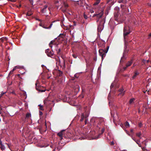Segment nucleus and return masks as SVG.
<instances>
[{
    "instance_id": "nucleus-1",
    "label": "nucleus",
    "mask_w": 151,
    "mask_h": 151,
    "mask_svg": "<svg viewBox=\"0 0 151 151\" xmlns=\"http://www.w3.org/2000/svg\"><path fill=\"white\" fill-rule=\"evenodd\" d=\"M55 4L57 7V9L59 8L61 9L63 12H65L68 7V5L65 2L64 0H56L55 1Z\"/></svg>"
},
{
    "instance_id": "nucleus-2",
    "label": "nucleus",
    "mask_w": 151,
    "mask_h": 151,
    "mask_svg": "<svg viewBox=\"0 0 151 151\" xmlns=\"http://www.w3.org/2000/svg\"><path fill=\"white\" fill-rule=\"evenodd\" d=\"M109 48V46H107L106 49H101L99 50V55L101 57L102 59L103 60L105 56L106 53H107Z\"/></svg>"
},
{
    "instance_id": "nucleus-3",
    "label": "nucleus",
    "mask_w": 151,
    "mask_h": 151,
    "mask_svg": "<svg viewBox=\"0 0 151 151\" xmlns=\"http://www.w3.org/2000/svg\"><path fill=\"white\" fill-rule=\"evenodd\" d=\"M105 21V20L104 18L100 20L98 26L97 30L98 32H101L103 29Z\"/></svg>"
},
{
    "instance_id": "nucleus-4",
    "label": "nucleus",
    "mask_w": 151,
    "mask_h": 151,
    "mask_svg": "<svg viewBox=\"0 0 151 151\" xmlns=\"http://www.w3.org/2000/svg\"><path fill=\"white\" fill-rule=\"evenodd\" d=\"M129 30V27L127 26H124V29L123 34L124 41L125 42L127 41V35L129 34L130 32Z\"/></svg>"
},
{
    "instance_id": "nucleus-5",
    "label": "nucleus",
    "mask_w": 151,
    "mask_h": 151,
    "mask_svg": "<svg viewBox=\"0 0 151 151\" xmlns=\"http://www.w3.org/2000/svg\"><path fill=\"white\" fill-rule=\"evenodd\" d=\"M52 52H51L49 49H47L45 50V53L49 57L52 58H54L55 57L54 52L53 51V49H51Z\"/></svg>"
},
{
    "instance_id": "nucleus-6",
    "label": "nucleus",
    "mask_w": 151,
    "mask_h": 151,
    "mask_svg": "<svg viewBox=\"0 0 151 151\" xmlns=\"http://www.w3.org/2000/svg\"><path fill=\"white\" fill-rule=\"evenodd\" d=\"M104 11L103 9H101L99 11V13L98 14H95L93 15V17H96L97 18H101L104 14Z\"/></svg>"
},
{
    "instance_id": "nucleus-7",
    "label": "nucleus",
    "mask_w": 151,
    "mask_h": 151,
    "mask_svg": "<svg viewBox=\"0 0 151 151\" xmlns=\"http://www.w3.org/2000/svg\"><path fill=\"white\" fill-rule=\"evenodd\" d=\"M98 45L102 47H104L105 46V42L103 40H101L98 43Z\"/></svg>"
},
{
    "instance_id": "nucleus-8",
    "label": "nucleus",
    "mask_w": 151,
    "mask_h": 151,
    "mask_svg": "<svg viewBox=\"0 0 151 151\" xmlns=\"http://www.w3.org/2000/svg\"><path fill=\"white\" fill-rule=\"evenodd\" d=\"M132 62L133 60L132 59L128 61L126 64V66L123 68L124 70H125L127 67L130 66L132 64Z\"/></svg>"
},
{
    "instance_id": "nucleus-9",
    "label": "nucleus",
    "mask_w": 151,
    "mask_h": 151,
    "mask_svg": "<svg viewBox=\"0 0 151 151\" xmlns=\"http://www.w3.org/2000/svg\"><path fill=\"white\" fill-rule=\"evenodd\" d=\"M119 93L118 94V95L122 96L124 95L125 91H124V89L122 88L119 90Z\"/></svg>"
},
{
    "instance_id": "nucleus-10",
    "label": "nucleus",
    "mask_w": 151,
    "mask_h": 151,
    "mask_svg": "<svg viewBox=\"0 0 151 151\" xmlns=\"http://www.w3.org/2000/svg\"><path fill=\"white\" fill-rule=\"evenodd\" d=\"M64 130H61L60 132L58 133L57 134L60 137V140H61L63 139V132Z\"/></svg>"
},
{
    "instance_id": "nucleus-11",
    "label": "nucleus",
    "mask_w": 151,
    "mask_h": 151,
    "mask_svg": "<svg viewBox=\"0 0 151 151\" xmlns=\"http://www.w3.org/2000/svg\"><path fill=\"white\" fill-rule=\"evenodd\" d=\"M87 114L83 113H82L81 116V119L80 120V121L81 122H82L83 121V120L84 119H85V118L86 117V114Z\"/></svg>"
},
{
    "instance_id": "nucleus-12",
    "label": "nucleus",
    "mask_w": 151,
    "mask_h": 151,
    "mask_svg": "<svg viewBox=\"0 0 151 151\" xmlns=\"http://www.w3.org/2000/svg\"><path fill=\"white\" fill-rule=\"evenodd\" d=\"M47 7V5H45L44 6V8L42 9L41 10V11L42 13L44 14L46 12V9Z\"/></svg>"
},
{
    "instance_id": "nucleus-13",
    "label": "nucleus",
    "mask_w": 151,
    "mask_h": 151,
    "mask_svg": "<svg viewBox=\"0 0 151 151\" xmlns=\"http://www.w3.org/2000/svg\"><path fill=\"white\" fill-rule=\"evenodd\" d=\"M0 148L2 150H4L5 149V147L2 144V142L1 141V139H0Z\"/></svg>"
},
{
    "instance_id": "nucleus-14",
    "label": "nucleus",
    "mask_w": 151,
    "mask_h": 151,
    "mask_svg": "<svg viewBox=\"0 0 151 151\" xmlns=\"http://www.w3.org/2000/svg\"><path fill=\"white\" fill-rule=\"evenodd\" d=\"M132 137V139L138 145L139 147H141V144L139 143V142H140V141L139 140L135 139Z\"/></svg>"
},
{
    "instance_id": "nucleus-15",
    "label": "nucleus",
    "mask_w": 151,
    "mask_h": 151,
    "mask_svg": "<svg viewBox=\"0 0 151 151\" xmlns=\"http://www.w3.org/2000/svg\"><path fill=\"white\" fill-rule=\"evenodd\" d=\"M139 72H138L137 70L136 71L134 72V74L132 77V78L133 79H134L136 78L137 76L139 74Z\"/></svg>"
},
{
    "instance_id": "nucleus-16",
    "label": "nucleus",
    "mask_w": 151,
    "mask_h": 151,
    "mask_svg": "<svg viewBox=\"0 0 151 151\" xmlns=\"http://www.w3.org/2000/svg\"><path fill=\"white\" fill-rule=\"evenodd\" d=\"M55 41L54 40H52L50 42L49 44V46L50 47H51V49H52V48L53 45L54 44V43L55 42Z\"/></svg>"
},
{
    "instance_id": "nucleus-17",
    "label": "nucleus",
    "mask_w": 151,
    "mask_h": 151,
    "mask_svg": "<svg viewBox=\"0 0 151 151\" xmlns=\"http://www.w3.org/2000/svg\"><path fill=\"white\" fill-rule=\"evenodd\" d=\"M89 116V115L88 114H86V117L85 118V124H87V122L88 121V117Z\"/></svg>"
},
{
    "instance_id": "nucleus-18",
    "label": "nucleus",
    "mask_w": 151,
    "mask_h": 151,
    "mask_svg": "<svg viewBox=\"0 0 151 151\" xmlns=\"http://www.w3.org/2000/svg\"><path fill=\"white\" fill-rule=\"evenodd\" d=\"M54 48L55 50L56 51H58V45L56 44H53L52 47V48Z\"/></svg>"
},
{
    "instance_id": "nucleus-19",
    "label": "nucleus",
    "mask_w": 151,
    "mask_h": 151,
    "mask_svg": "<svg viewBox=\"0 0 151 151\" xmlns=\"http://www.w3.org/2000/svg\"><path fill=\"white\" fill-rule=\"evenodd\" d=\"M142 135L141 133L140 132L137 133L136 134V136L139 138L140 139H141V135Z\"/></svg>"
},
{
    "instance_id": "nucleus-20",
    "label": "nucleus",
    "mask_w": 151,
    "mask_h": 151,
    "mask_svg": "<svg viewBox=\"0 0 151 151\" xmlns=\"http://www.w3.org/2000/svg\"><path fill=\"white\" fill-rule=\"evenodd\" d=\"M135 99L134 98L130 99L129 102V104H131L132 103H133Z\"/></svg>"
},
{
    "instance_id": "nucleus-21",
    "label": "nucleus",
    "mask_w": 151,
    "mask_h": 151,
    "mask_svg": "<svg viewBox=\"0 0 151 151\" xmlns=\"http://www.w3.org/2000/svg\"><path fill=\"white\" fill-rule=\"evenodd\" d=\"M39 26H40V27H42L43 28H45V29H48L47 27H45L44 26V25L43 24H42V23H40L39 24Z\"/></svg>"
},
{
    "instance_id": "nucleus-22",
    "label": "nucleus",
    "mask_w": 151,
    "mask_h": 151,
    "mask_svg": "<svg viewBox=\"0 0 151 151\" xmlns=\"http://www.w3.org/2000/svg\"><path fill=\"white\" fill-rule=\"evenodd\" d=\"M32 14V13L31 12H29L26 14L27 16H30Z\"/></svg>"
},
{
    "instance_id": "nucleus-23",
    "label": "nucleus",
    "mask_w": 151,
    "mask_h": 151,
    "mask_svg": "<svg viewBox=\"0 0 151 151\" xmlns=\"http://www.w3.org/2000/svg\"><path fill=\"white\" fill-rule=\"evenodd\" d=\"M58 55H60V52H61V49L60 48H59L58 51H56Z\"/></svg>"
},
{
    "instance_id": "nucleus-24",
    "label": "nucleus",
    "mask_w": 151,
    "mask_h": 151,
    "mask_svg": "<svg viewBox=\"0 0 151 151\" xmlns=\"http://www.w3.org/2000/svg\"><path fill=\"white\" fill-rule=\"evenodd\" d=\"M31 116V114L30 113H28L26 114V117L29 118Z\"/></svg>"
},
{
    "instance_id": "nucleus-25",
    "label": "nucleus",
    "mask_w": 151,
    "mask_h": 151,
    "mask_svg": "<svg viewBox=\"0 0 151 151\" xmlns=\"http://www.w3.org/2000/svg\"><path fill=\"white\" fill-rule=\"evenodd\" d=\"M111 116L113 117V121L114 122V114H113V112H112V111H111Z\"/></svg>"
},
{
    "instance_id": "nucleus-26",
    "label": "nucleus",
    "mask_w": 151,
    "mask_h": 151,
    "mask_svg": "<svg viewBox=\"0 0 151 151\" xmlns=\"http://www.w3.org/2000/svg\"><path fill=\"white\" fill-rule=\"evenodd\" d=\"M125 126L126 127H129V122H127L125 123Z\"/></svg>"
},
{
    "instance_id": "nucleus-27",
    "label": "nucleus",
    "mask_w": 151,
    "mask_h": 151,
    "mask_svg": "<svg viewBox=\"0 0 151 151\" xmlns=\"http://www.w3.org/2000/svg\"><path fill=\"white\" fill-rule=\"evenodd\" d=\"M15 70L13 68L12 70L10 71V72H9V75H11L12 74L13 72V71Z\"/></svg>"
},
{
    "instance_id": "nucleus-28",
    "label": "nucleus",
    "mask_w": 151,
    "mask_h": 151,
    "mask_svg": "<svg viewBox=\"0 0 151 151\" xmlns=\"http://www.w3.org/2000/svg\"><path fill=\"white\" fill-rule=\"evenodd\" d=\"M38 106L40 107V109L41 110H43L42 105L41 104H40V105H39Z\"/></svg>"
},
{
    "instance_id": "nucleus-29",
    "label": "nucleus",
    "mask_w": 151,
    "mask_h": 151,
    "mask_svg": "<svg viewBox=\"0 0 151 151\" xmlns=\"http://www.w3.org/2000/svg\"><path fill=\"white\" fill-rule=\"evenodd\" d=\"M100 3V2H98V1H96V2H95L94 4H93V5H97V4H98L99 3Z\"/></svg>"
},
{
    "instance_id": "nucleus-30",
    "label": "nucleus",
    "mask_w": 151,
    "mask_h": 151,
    "mask_svg": "<svg viewBox=\"0 0 151 151\" xmlns=\"http://www.w3.org/2000/svg\"><path fill=\"white\" fill-rule=\"evenodd\" d=\"M100 3V2H98V1H96V2H95L94 4H93V5H97V4H98L99 3Z\"/></svg>"
},
{
    "instance_id": "nucleus-31",
    "label": "nucleus",
    "mask_w": 151,
    "mask_h": 151,
    "mask_svg": "<svg viewBox=\"0 0 151 151\" xmlns=\"http://www.w3.org/2000/svg\"><path fill=\"white\" fill-rule=\"evenodd\" d=\"M19 66H17L14 67V68H13L15 70L19 68Z\"/></svg>"
},
{
    "instance_id": "nucleus-32",
    "label": "nucleus",
    "mask_w": 151,
    "mask_h": 151,
    "mask_svg": "<svg viewBox=\"0 0 151 151\" xmlns=\"http://www.w3.org/2000/svg\"><path fill=\"white\" fill-rule=\"evenodd\" d=\"M73 57L75 58H76L77 57V56L76 55V54H73Z\"/></svg>"
},
{
    "instance_id": "nucleus-33",
    "label": "nucleus",
    "mask_w": 151,
    "mask_h": 151,
    "mask_svg": "<svg viewBox=\"0 0 151 151\" xmlns=\"http://www.w3.org/2000/svg\"><path fill=\"white\" fill-rule=\"evenodd\" d=\"M6 92H2L0 94V98L4 94H5L6 93Z\"/></svg>"
},
{
    "instance_id": "nucleus-34",
    "label": "nucleus",
    "mask_w": 151,
    "mask_h": 151,
    "mask_svg": "<svg viewBox=\"0 0 151 151\" xmlns=\"http://www.w3.org/2000/svg\"><path fill=\"white\" fill-rule=\"evenodd\" d=\"M138 125L139 127H141L142 126V124L141 123H140Z\"/></svg>"
},
{
    "instance_id": "nucleus-35",
    "label": "nucleus",
    "mask_w": 151,
    "mask_h": 151,
    "mask_svg": "<svg viewBox=\"0 0 151 151\" xmlns=\"http://www.w3.org/2000/svg\"><path fill=\"white\" fill-rule=\"evenodd\" d=\"M48 102V101H47V100H44V102L45 104H47Z\"/></svg>"
},
{
    "instance_id": "nucleus-36",
    "label": "nucleus",
    "mask_w": 151,
    "mask_h": 151,
    "mask_svg": "<svg viewBox=\"0 0 151 151\" xmlns=\"http://www.w3.org/2000/svg\"><path fill=\"white\" fill-rule=\"evenodd\" d=\"M104 128H102L101 129V134H102L104 131Z\"/></svg>"
},
{
    "instance_id": "nucleus-37",
    "label": "nucleus",
    "mask_w": 151,
    "mask_h": 151,
    "mask_svg": "<svg viewBox=\"0 0 151 151\" xmlns=\"http://www.w3.org/2000/svg\"><path fill=\"white\" fill-rule=\"evenodd\" d=\"M52 23L51 24H50V25L49 27H47L48 29H50L52 27Z\"/></svg>"
},
{
    "instance_id": "nucleus-38",
    "label": "nucleus",
    "mask_w": 151,
    "mask_h": 151,
    "mask_svg": "<svg viewBox=\"0 0 151 151\" xmlns=\"http://www.w3.org/2000/svg\"><path fill=\"white\" fill-rule=\"evenodd\" d=\"M143 150H144L145 149V148H146V147H142L141 146V147H140Z\"/></svg>"
},
{
    "instance_id": "nucleus-39",
    "label": "nucleus",
    "mask_w": 151,
    "mask_h": 151,
    "mask_svg": "<svg viewBox=\"0 0 151 151\" xmlns=\"http://www.w3.org/2000/svg\"><path fill=\"white\" fill-rule=\"evenodd\" d=\"M84 18H85V19H87V18H88V17L87 16V15H86L84 14Z\"/></svg>"
},
{
    "instance_id": "nucleus-40",
    "label": "nucleus",
    "mask_w": 151,
    "mask_h": 151,
    "mask_svg": "<svg viewBox=\"0 0 151 151\" xmlns=\"http://www.w3.org/2000/svg\"><path fill=\"white\" fill-rule=\"evenodd\" d=\"M36 20H38L39 21H40V22H41L42 21V20L40 19H38L37 18H36Z\"/></svg>"
},
{
    "instance_id": "nucleus-41",
    "label": "nucleus",
    "mask_w": 151,
    "mask_h": 151,
    "mask_svg": "<svg viewBox=\"0 0 151 151\" xmlns=\"http://www.w3.org/2000/svg\"><path fill=\"white\" fill-rule=\"evenodd\" d=\"M114 87V85H113V83H112L110 86V88L111 89Z\"/></svg>"
},
{
    "instance_id": "nucleus-42",
    "label": "nucleus",
    "mask_w": 151,
    "mask_h": 151,
    "mask_svg": "<svg viewBox=\"0 0 151 151\" xmlns=\"http://www.w3.org/2000/svg\"><path fill=\"white\" fill-rule=\"evenodd\" d=\"M101 134H99V135H98V136H97V137L95 138L94 139H97L99 138V136L100 135H101Z\"/></svg>"
},
{
    "instance_id": "nucleus-43",
    "label": "nucleus",
    "mask_w": 151,
    "mask_h": 151,
    "mask_svg": "<svg viewBox=\"0 0 151 151\" xmlns=\"http://www.w3.org/2000/svg\"><path fill=\"white\" fill-rule=\"evenodd\" d=\"M30 1V3L32 4H33V0H29Z\"/></svg>"
},
{
    "instance_id": "nucleus-44",
    "label": "nucleus",
    "mask_w": 151,
    "mask_h": 151,
    "mask_svg": "<svg viewBox=\"0 0 151 151\" xmlns=\"http://www.w3.org/2000/svg\"><path fill=\"white\" fill-rule=\"evenodd\" d=\"M111 145H114V143L113 141H112L111 142Z\"/></svg>"
},
{
    "instance_id": "nucleus-45",
    "label": "nucleus",
    "mask_w": 151,
    "mask_h": 151,
    "mask_svg": "<svg viewBox=\"0 0 151 151\" xmlns=\"http://www.w3.org/2000/svg\"><path fill=\"white\" fill-rule=\"evenodd\" d=\"M142 62L144 63H146V60H143Z\"/></svg>"
},
{
    "instance_id": "nucleus-46",
    "label": "nucleus",
    "mask_w": 151,
    "mask_h": 151,
    "mask_svg": "<svg viewBox=\"0 0 151 151\" xmlns=\"http://www.w3.org/2000/svg\"><path fill=\"white\" fill-rule=\"evenodd\" d=\"M112 0H107V3H109L111 1H112Z\"/></svg>"
},
{
    "instance_id": "nucleus-47",
    "label": "nucleus",
    "mask_w": 151,
    "mask_h": 151,
    "mask_svg": "<svg viewBox=\"0 0 151 151\" xmlns=\"http://www.w3.org/2000/svg\"><path fill=\"white\" fill-rule=\"evenodd\" d=\"M39 113H40V115H42V111H39Z\"/></svg>"
},
{
    "instance_id": "nucleus-48",
    "label": "nucleus",
    "mask_w": 151,
    "mask_h": 151,
    "mask_svg": "<svg viewBox=\"0 0 151 151\" xmlns=\"http://www.w3.org/2000/svg\"><path fill=\"white\" fill-rule=\"evenodd\" d=\"M136 65V64H135V63L133 65V66L132 67V68H133Z\"/></svg>"
},
{
    "instance_id": "nucleus-49",
    "label": "nucleus",
    "mask_w": 151,
    "mask_h": 151,
    "mask_svg": "<svg viewBox=\"0 0 151 151\" xmlns=\"http://www.w3.org/2000/svg\"><path fill=\"white\" fill-rule=\"evenodd\" d=\"M45 91V90H40V91L41 92H44Z\"/></svg>"
},
{
    "instance_id": "nucleus-50",
    "label": "nucleus",
    "mask_w": 151,
    "mask_h": 151,
    "mask_svg": "<svg viewBox=\"0 0 151 151\" xmlns=\"http://www.w3.org/2000/svg\"><path fill=\"white\" fill-rule=\"evenodd\" d=\"M123 1V0H120L119 1V2L120 3L122 2Z\"/></svg>"
},
{
    "instance_id": "nucleus-51",
    "label": "nucleus",
    "mask_w": 151,
    "mask_h": 151,
    "mask_svg": "<svg viewBox=\"0 0 151 151\" xmlns=\"http://www.w3.org/2000/svg\"><path fill=\"white\" fill-rule=\"evenodd\" d=\"M99 120H101L102 121V120H103V119H102V118H99Z\"/></svg>"
},
{
    "instance_id": "nucleus-52",
    "label": "nucleus",
    "mask_w": 151,
    "mask_h": 151,
    "mask_svg": "<svg viewBox=\"0 0 151 151\" xmlns=\"http://www.w3.org/2000/svg\"><path fill=\"white\" fill-rule=\"evenodd\" d=\"M81 3H82V2H80V6H83V5H82V4H81Z\"/></svg>"
},
{
    "instance_id": "nucleus-53",
    "label": "nucleus",
    "mask_w": 151,
    "mask_h": 151,
    "mask_svg": "<svg viewBox=\"0 0 151 151\" xmlns=\"http://www.w3.org/2000/svg\"><path fill=\"white\" fill-rule=\"evenodd\" d=\"M150 62V61L149 60H146V63H147Z\"/></svg>"
},
{
    "instance_id": "nucleus-54",
    "label": "nucleus",
    "mask_w": 151,
    "mask_h": 151,
    "mask_svg": "<svg viewBox=\"0 0 151 151\" xmlns=\"http://www.w3.org/2000/svg\"><path fill=\"white\" fill-rule=\"evenodd\" d=\"M94 60L95 61H96V60H97V58H94Z\"/></svg>"
},
{
    "instance_id": "nucleus-55",
    "label": "nucleus",
    "mask_w": 151,
    "mask_h": 151,
    "mask_svg": "<svg viewBox=\"0 0 151 151\" xmlns=\"http://www.w3.org/2000/svg\"><path fill=\"white\" fill-rule=\"evenodd\" d=\"M123 57H122V58L121 59V60H120V62H122L123 60H123Z\"/></svg>"
},
{
    "instance_id": "nucleus-56",
    "label": "nucleus",
    "mask_w": 151,
    "mask_h": 151,
    "mask_svg": "<svg viewBox=\"0 0 151 151\" xmlns=\"http://www.w3.org/2000/svg\"><path fill=\"white\" fill-rule=\"evenodd\" d=\"M77 74H76L74 76L75 77L78 78V77L77 76Z\"/></svg>"
},
{
    "instance_id": "nucleus-57",
    "label": "nucleus",
    "mask_w": 151,
    "mask_h": 151,
    "mask_svg": "<svg viewBox=\"0 0 151 151\" xmlns=\"http://www.w3.org/2000/svg\"><path fill=\"white\" fill-rule=\"evenodd\" d=\"M110 96H111V95H110V93H109V95H108V97L109 98V97H110Z\"/></svg>"
},
{
    "instance_id": "nucleus-58",
    "label": "nucleus",
    "mask_w": 151,
    "mask_h": 151,
    "mask_svg": "<svg viewBox=\"0 0 151 151\" xmlns=\"http://www.w3.org/2000/svg\"><path fill=\"white\" fill-rule=\"evenodd\" d=\"M130 132H133V129H131V130H130Z\"/></svg>"
},
{
    "instance_id": "nucleus-59",
    "label": "nucleus",
    "mask_w": 151,
    "mask_h": 151,
    "mask_svg": "<svg viewBox=\"0 0 151 151\" xmlns=\"http://www.w3.org/2000/svg\"><path fill=\"white\" fill-rule=\"evenodd\" d=\"M48 9L50 11L51 9V8L50 7H48Z\"/></svg>"
},
{
    "instance_id": "nucleus-60",
    "label": "nucleus",
    "mask_w": 151,
    "mask_h": 151,
    "mask_svg": "<svg viewBox=\"0 0 151 151\" xmlns=\"http://www.w3.org/2000/svg\"><path fill=\"white\" fill-rule=\"evenodd\" d=\"M96 1H98V2H100L101 0H96Z\"/></svg>"
},
{
    "instance_id": "nucleus-61",
    "label": "nucleus",
    "mask_w": 151,
    "mask_h": 151,
    "mask_svg": "<svg viewBox=\"0 0 151 151\" xmlns=\"http://www.w3.org/2000/svg\"><path fill=\"white\" fill-rule=\"evenodd\" d=\"M96 118H92V120H94V119H96Z\"/></svg>"
},
{
    "instance_id": "nucleus-62",
    "label": "nucleus",
    "mask_w": 151,
    "mask_h": 151,
    "mask_svg": "<svg viewBox=\"0 0 151 151\" xmlns=\"http://www.w3.org/2000/svg\"><path fill=\"white\" fill-rule=\"evenodd\" d=\"M93 12H94V11H93V10H91V13H93Z\"/></svg>"
},
{
    "instance_id": "nucleus-63",
    "label": "nucleus",
    "mask_w": 151,
    "mask_h": 151,
    "mask_svg": "<svg viewBox=\"0 0 151 151\" xmlns=\"http://www.w3.org/2000/svg\"><path fill=\"white\" fill-rule=\"evenodd\" d=\"M97 127H99V129H100V128H101V127H99V126H98V125L97 126Z\"/></svg>"
},
{
    "instance_id": "nucleus-64",
    "label": "nucleus",
    "mask_w": 151,
    "mask_h": 151,
    "mask_svg": "<svg viewBox=\"0 0 151 151\" xmlns=\"http://www.w3.org/2000/svg\"><path fill=\"white\" fill-rule=\"evenodd\" d=\"M149 36H151V33L149 35Z\"/></svg>"
}]
</instances>
